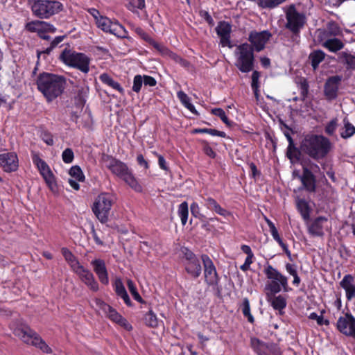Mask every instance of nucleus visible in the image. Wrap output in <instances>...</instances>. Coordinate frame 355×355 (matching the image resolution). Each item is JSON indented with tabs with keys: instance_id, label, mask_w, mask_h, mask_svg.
Instances as JSON below:
<instances>
[{
	"instance_id": "16",
	"label": "nucleus",
	"mask_w": 355,
	"mask_h": 355,
	"mask_svg": "<svg viewBox=\"0 0 355 355\" xmlns=\"http://www.w3.org/2000/svg\"><path fill=\"white\" fill-rule=\"evenodd\" d=\"M338 330L347 336L355 339V318L349 312L340 316L336 322Z\"/></svg>"
},
{
	"instance_id": "55",
	"label": "nucleus",
	"mask_w": 355,
	"mask_h": 355,
	"mask_svg": "<svg viewBox=\"0 0 355 355\" xmlns=\"http://www.w3.org/2000/svg\"><path fill=\"white\" fill-rule=\"evenodd\" d=\"M62 159L65 164H70L73 161L74 153L71 148H66L62 153Z\"/></svg>"
},
{
	"instance_id": "9",
	"label": "nucleus",
	"mask_w": 355,
	"mask_h": 355,
	"mask_svg": "<svg viewBox=\"0 0 355 355\" xmlns=\"http://www.w3.org/2000/svg\"><path fill=\"white\" fill-rule=\"evenodd\" d=\"M113 204L112 196L107 193H103L96 198L92 209L98 220L103 224L109 220V215Z\"/></svg>"
},
{
	"instance_id": "50",
	"label": "nucleus",
	"mask_w": 355,
	"mask_h": 355,
	"mask_svg": "<svg viewBox=\"0 0 355 355\" xmlns=\"http://www.w3.org/2000/svg\"><path fill=\"white\" fill-rule=\"evenodd\" d=\"M297 207L302 218L305 220L309 218V209L305 200H300L297 201Z\"/></svg>"
},
{
	"instance_id": "17",
	"label": "nucleus",
	"mask_w": 355,
	"mask_h": 355,
	"mask_svg": "<svg viewBox=\"0 0 355 355\" xmlns=\"http://www.w3.org/2000/svg\"><path fill=\"white\" fill-rule=\"evenodd\" d=\"M80 278V279L93 292H97L99 290V285L93 273L80 265L73 270Z\"/></svg>"
},
{
	"instance_id": "12",
	"label": "nucleus",
	"mask_w": 355,
	"mask_h": 355,
	"mask_svg": "<svg viewBox=\"0 0 355 355\" xmlns=\"http://www.w3.org/2000/svg\"><path fill=\"white\" fill-rule=\"evenodd\" d=\"M286 22L285 27L293 34H298L306 23V17L299 12L294 5H290L285 10Z\"/></svg>"
},
{
	"instance_id": "62",
	"label": "nucleus",
	"mask_w": 355,
	"mask_h": 355,
	"mask_svg": "<svg viewBox=\"0 0 355 355\" xmlns=\"http://www.w3.org/2000/svg\"><path fill=\"white\" fill-rule=\"evenodd\" d=\"M137 162L138 165L148 170L150 168L148 162L144 158L142 154H138L137 156Z\"/></svg>"
},
{
	"instance_id": "15",
	"label": "nucleus",
	"mask_w": 355,
	"mask_h": 355,
	"mask_svg": "<svg viewBox=\"0 0 355 355\" xmlns=\"http://www.w3.org/2000/svg\"><path fill=\"white\" fill-rule=\"evenodd\" d=\"M25 29L31 33H37V36L44 40L49 41L51 37L48 35L49 33H54L56 32V28L44 21L35 20L26 23Z\"/></svg>"
},
{
	"instance_id": "22",
	"label": "nucleus",
	"mask_w": 355,
	"mask_h": 355,
	"mask_svg": "<svg viewBox=\"0 0 355 355\" xmlns=\"http://www.w3.org/2000/svg\"><path fill=\"white\" fill-rule=\"evenodd\" d=\"M216 31L220 37V45L223 47L228 46L229 48H232V45L230 41L232 33L231 24L227 21H220L216 28Z\"/></svg>"
},
{
	"instance_id": "60",
	"label": "nucleus",
	"mask_w": 355,
	"mask_h": 355,
	"mask_svg": "<svg viewBox=\"0 0 355 355\" xmlns=\"http://www.w3.org/2000/svg\"><path fill=\"white\" fill-rule=\"evenodd\" d=\"M124 329L130 331L132 329V326L129 323V322L122 315L119 318V320L115 322Z\"/></svg>"
},
{
	"instance_id": "57",
	"label": "nucleus",
	"mask_w": 355,
	"mask_h": 355,
	"mask_svg": "<svg viewBox=\"0 0 355 355\" xmlns=\"http://www.w3.org/2000/svg\"><path fill=\"white\" fill-rule=\"evenodd\" d=\"M190 210L191 215L196 218H200L204 216L200 214V209L198 204L196 202H193L190 205Z\"/></svg>"
},
{
	"instance_id": "49",
	"label": "nucleus",
	"mask_w": 355,
	"mask_h": 355,
	"mask_svg": "<svg viewBox=\"0 0 355 355\" xmlns=\"http://www.w3.org/2000/svg\"><path fill=\"white\" fill-rule=\"evenodd\" d=\"M127 8L132 12H135L137 9L143 10L146 8L145 0H130Z\"/></svg>"
},
{
	"instance_id": "43",
	"label": "nucleus",
	"mask_w": 355,
	"mask_h": 355,
	"mask_svg": "<svg viewBox=\"0 0 355 355\" xmlns=\"http://www.w3.org/2000/svg\"><path fill=\"white\" fill-rule=\"evenodd\" d=\"M325 53L321 50L315 51L310 54L309 59L311 61V65L314 69L323 61Z\"/></svg>"
},
{
	"instance_id": "27",
	"label": "nucleus",
	"mask_w": 355,
	"mask_h": 355,
	"mask_svg": "<svg viewBox=\"0 0 355 355\" xmlns=\"http://www.w3.org/2000/svg\"><path fill=\"white\" fill-rule=\"evenodd\" d=\"M260 74L259 72L257 71H254L252 74V89L254 92L257 105H259L264 112H266V103L264 101V99L263 97H261L259 94V78Z\"/></svg>"
},
{
	"instance_id": "38",
	"label": "nucleus",
	"mask_w": 355,
	"mask_h": 355,
	"mask_svg": "<svg viewBox=\"0 0 355 355\" xmlns=\"http://www.w3.org/2000/svg\"><path fill=\"white\" fill-rule=\"evenodd\" d=\"M251 347L257 355H266V344L257 338H252Z\"/></svg>"
},
{
	"instance_id": "53",
	"label": "nucleus",
	"mask_w": 355,
	"mask_h": 355,
	"mask_svg": "<svg viewBox=\"0 0 355 355\" xmlns=\"http://www.w3.org/2000/svg\"><path fill=\"white\" fill-rule=\"evenodd\" d=\"M326 28L330 32V33H331V35H335L336 37L342 34V30L340 27L335 21L329 22L327 24Z\"/></svg>"
},
{
	"instance_id": "18",
	"label": "nucleus",
	"mask_w": 355,
	"mask_h": 355,
	"mask_svg": "<svg viewBox=\"0 0 355 355\" xmlns=\"http://www.w3.org/2000/svg\"><path fill=\"white\" fill-rule=\"evenodd\" d=\"M0 167L6 173L15 172L19 168V159L15 152L0 154Z\"/></svg>"
},
{
	"instance_id": "40",
	"label": "nucleus",
	"mask_w": 355,
	"mask_h": 355,
	"mask_svg": "<svg viewBox=\"0 0 355 355\" xmlns=\"http://www.w3.org/2000/svg\"><path fill=\"white\" fill-rule=\"evenodd\" d=\"M338 59L340 62L345 63L347 68L355 69V55L343 51L338 54Z\"/></svg>"
},
{
	"instance_id": "11",
	"label": "nucleus",
	"mask_w": 355,
	"mask_h": 355,
	"mask_svg": "<svg viewBox=\"0 0 355 355\" xmlns=\"http://www.w3.org/2000/svg\"><path fill=\"white\" fill-rule=\"evenodd\" d=\"M201 260L203 264V276L205 283L219 293L220 288L219 283L220 277L217 272L216 268L212 259L206 254L201 255Z\"/></svg>"
},
{
	"instance_id": "58",
	"label": "nucleus",
	"mask_w": 355,
	"mask_h": 355,
	"mask_svg": "<svg viewBox=\"0 0 355 355\" xmlns=\"http://www.w3.org/2000/svg\"><path fill=\"white\" fill-rule=\"evenodd\" d=\"M177 96L179 98V100L180 101V102L182 103V104L185 107H187L188 106V105L191 103L190 98L183 91H179L177 93Z\"/></svg>"
},
{
	"instance_id": "21",
	"label": "nucleus",
	"mask_w": 355,
	"mask_h": 355,
	"mask_svg": "<svg viewBox=\"0 0 355 355\" xmlns=\"http://www.w3.org/2000/svg\"><path fill=\"white\" fill-rule=\"evenodd\" d=\"M340 81L341 78L338 76H331L326 80L324 85V95L327 100L331 101L338 97Z\"/></svg>"
},
{
	"instance_id": "61",
	"label": "nucleus",
	"mask_w": 355,
	"mask_h": 355,
	"mask_svg": "<svg viewBox=\"0 0 355 355\" xmlns=\"http://www.w3.org/2000/svg\"><path fill=\"white\" fill-rule=\"evenodd\" d=\"M202 150H203L204 153L206 155L209 156V157L213 158V159L216 157V153L213 150V148L209 146L208 142L204 141V146H203Z\"/></svg>"
},
{
	"instance_id": "4",
	"label": "nucleus",
	"mask_w": 355,
	"mask_h": 355,
	"mask_svg": "<svg viewBox=\"0 0 355 355\" xmlns=\"http://www.w3.org/2000/svg\"><path fill=\"white\" fill-rule=\"evenodd\" d=\"M13 334L20 338L24 343L39 348L44 353H52L51 348L46 343L41 336L30 327L21 325L15 327Z\"/></svg>"
},
{
	"instance_id": "14",
	"label": "nucleus",
	"mask_w": 355,
	"mask_h": 355,
	"mask_svg": "<svg viewBox=\"0 0 355 355\" xmlns=\"http://www.w3.org/2000/svg\"><path fill=\"white\" fill-rule=\"evenodd\" d=\"M96 23L97 26L105 33L113 34L119 38L130 39L127 30L118 21L114 22L107 17L99 16Z\"/></svg>"
},
{
	"instance_id": "52",
	"label": "nucleus",
	"mask_w": 355,
	"mask_h": 355,
	"mask_svg": "<svg viewBox=\"0 0 355 355\" xmlns=\"http://www.w3.org/2000/svg\"><path fill=\"white\" fill-rule=\"evenodd\" d=\"M114 290L118 297L126 292L125 288L121 278H116L113 284Z\"/></svg>"
},
{
	"instance_id": "35",
	"label": "nucleus",
	"mask_w": 355,
	"mask_h": 355,
	"mask_svg": "<svg viewBox=\"0 0 355 355\" xmlns=\"http://www.w3.org/2000/svg\"><path fill=\"white\" fill-rule=\"evenodd\" d=\"M287 297L286 295H275L270 298L269 301L272 308L278 311L280 314H282L283 310L287 304Z\"/></svg>"
},
{
	"instance_id": "33",
	"label": "nucleus",
	"mask_w": 355,
	"mask_h": 355,
	"mask_svg": "<svg viewBox=\"0 0 355 355\" xmlns=\"http://www.w3.org/2000/svg\"><path fill=\"white\" fill-rule=\"evenodd\" d=\"M268 231L270 233L273 239L282 248L286 254L288 256L291 255V252L288 248L286 244H285L279 233L278 230L275 227V224L268 219Z\"/></svg>"
},
{
	"instance_id": "32",
	"label": "nucleus",
	"mask_w": 355,
	"mask_h": 355,
	"mask_svg": "<svg viewBox=\"0 0 355 355\" xmlns=\"http://www.w3.org/2000/svg\"><path fill=\"white\" fill-rule=\"evenodd\" d=\"M99 80L102 83L117 91L120 94L124 95L125 90L119 83L114 80L108 73H103L99 76Z\"/></svg>"
},
{
	"instance_id": "10",
	"label": "nucleus",
	"mask_w": 355,
	"mask_h": 355,
	"mask_svg": "<svg viewBox=\"0 0 355 355\" xmlns=\"http://www.w3.org/2000/svg\"><path fill=\"white\" fill-rule=\"evenodd\" d=\"M182 253V264L185 272L192 279L198 278L202 273L201 259L188 248L181 249Z\"/></svg>"
},
{
	"instance_id": "28",
	"label": "nucleus",
	"mask_w": 355,
	"mask_h": 355,
	"mask_svg": "<svg viewBox=\"0 0 355 355\" xmlns=\"http://www.w3.org/2000/svg\"><path fill=\"white\" fill-rule=\"evenodd\" d=\"M96 306L105 314L106 317L116 322L121 315L110 305L101 299L96 300Z\"/></svg>"
},
{
	"instance_id": "44",
	"label": "nucleus",
	"mask_w": 355,
	"mask_h": 355,
	"mask_svg": "<svg viewBox=\"0 0 355 355\" xmlns=\"http://www.w3.org/2000/svg\"><path fill=\"white\" fill-rule=\"evenodd\" d=\"M145 324L149 327L155 328L158 326V319L153 310H149L144 317Z\"/></svg>"
},
{
	"instance_id": "59",
	"label": "nucleus",
	"mask_w": 355,
	"mask_h": 355,
	"mask_svg": "<svg viewBox=\"0 0 355 355\" xmlns=\"http://www.w3.org/2000/svg\"><path fill=\"white\" fill-rule=\"evenodd\" d=\"M199 15L202 19H204V20L209 24V26H213L214 25V21L208 11L205 10H201L199 12Z\"/></svg>"
},
{
	"instance_id": "13",
	"label": "nucleus",
	"mask_w": 355,
	"mask_h": 355,
	"mask_svg": "<svg viewBox=\"0 0 355 355\" xmlns=\"http://www.w3.org/2000/svg\"><path fill=\"white\" fill-rule=\"evenodd\" d=\"M268 290L274 294L288 291L287 278L270 266H268Z\"/></svg>"
},
{
	"instance_id": "42",
	"label": "nucleus",
	"mask_w": 355,
	"mask_h": 355,
	"mask_svg": "<svg viewBox=\"0 0 355 355\" xmlns=\"http://www.w3.org/2000/svg\"><path fill=\"white\" fill-rule=\"evenodd\" d=\"M239 309H241L244 317L248 319V321L253 323L254 319L250 313V302L247 297L243 298L242 303L239 305Z\"/></svg>"
},
{
	"instance_id": "34",
	"label": "nucleus",
	"mask_w": 355,
	"mask_h": 355,
	"mask_svg": "<svg viewBox=\"0 0 355 355\" xmlns=\"http://www.w3.org/2000/svg\"><path fill=\"white\" fill-rule=\"evenodd\" d=\"M301 181L304 188L309 191L315 189V179L312 172L308 168H304Z\"/></svg>"
},
{
	"instance_id": "23",
	"label": "nucleus",
	"mask_w": 355,
	"mask_h": 355,
	"mask_svg": "<svg viewBox=\"0 0 355 355\" xmlns=\"http://www.w3.org/2000/svg\"><path fill=\"white\" fill-rule=\"evenodd\" d=\"M91 265L99 282L103 285H108L109 276L105 261L101 259H95L91 261Z\"/></svg>"
},
{
	"instance_id": "8",
	"label": "nucleus",
	"mask_w": 355,
	"mask_h": 355,
	"mask_svg": "<svg viewBox=\"0 0 355 355\" xmlns=\"http://www.w3.org/2000/svg\"><path fill=\"white\" fill-rule=\"evenodd\" d=\"M30 6L33 15L40 19H49L64 10V5L58 0H40Z\"/></svg>"
},
{
	"instance_id": "3",
	"label": "nucleus",
	"mask_w": 355,
	"mask_h": 355,
	"mask_svg": "<svg viewBox=\"0 0 355 355\" xmlns=\"http://www.w3.org/2000/svg\"><path fill=\"white\" fill-rule=\"evenodd\" d=\"M302 150L315 160L324 158L332 148L330 140L316 135H306L301 144Z\"/></svg>"
},
{
	"instance_id": "39",
	"label": "nucleus",
	"mask_w": 355,
	"mask_h": 355,
	"mask_svg": "<svg viewBox=\"0 0 355 355\" xmlns=\"http://www.w3.org/2000/svg\"><path fill=\"white\" fill-rule=\"evenodd\" d=\"M40 173L44 179L45 182L46 183L49 189L51 191H53L54 187L56 186V184L55 182V177L52 171H51L49 166H48L47 169L45 168V170L44 171H40Z\"/></svg>"
},
{
	"instance_id": "24",
	"label": "nucleus",
	"mask_w": 355,
	"mask_h": 355,
	"mask_svg": "<svg viewBox=\"0 0 355 355\" xmlns=\"http://www.w3.org/2000/svg\"><path fill=\"white\" fill-rule=\"evenodd\" d=\"M248 41L253 47V51L260 52L265 49L266 44V31H251L249 34Z\"/></svg>"
},
{
	"instance_id": "29",
	"label": "nucleus",
	"mask_w": 355,
	"mask_h": 355,
	"mask_svg": "<svg viewBox=\"0 0 355 355\" xmlns=\"http://www.w3.org/2000/svg\"><path fill=\"white\" fill-rule=\"evenodd\" d=\"M89 89L88 86H77L74 96V104L76 107L82 110L84 107L88 97Z\"/></svg>"
},
{
	"instance_id": "5",
	"label": "nucleus",
	"mask_w": 355,
	"mask_h": 355,
	"mask_svg": "<svg viewBox=\"0 0 355 355\" xmlns=\"http://www.w3.org/2000/svg\"><path fill=\"white\" fill-rule=\"evenodd\" d=\"M13 334L20 338L24 343L39 348L44 353H52L51 348L46 343L41 336L30 327L21 325L15 327Z\"/></svg>"
},
{
	"instance_id": "31",
	"label": "nucleus",
	"mask_w": 355,
	"mask_h": 355,
	"mask_svg": "<svg viewBox=\"0 0 355 355\" xmlns=\"http://www.w3.org/2000/svg\"><path fill=\"white\" fill-rule=\"evenodd\" d=\"M339 133L340 137L344 139H349L355 135V126L349 121L347 116L343 119Z\"/></svg>"
},
{
	"instance_id": "47",
	"label": "nucleus",
	"mask_w": 355,
	"mask_h": 355,
	"mask_svg": "<svg viewBox=\"0 0 355 355\" xmlns=\"http://www.w3.org/2000/svg\"><path fill=\"white\" fill-rule=\"evenodd\" d=\"M32 161L33 164L37 166L39 171H44L47 169L48 164L46 163L44 160L40 158L39 153L35 152H32L31 153Z\"/></svg>"
},
{
	"instance_id": "30",
	"label": "nucleus",
	"mask_w": 355,
	"mask_h": 355,
	"mask_svg": "<svg viewBox=\"0 0 355 355\" xmlns=\"http://www.w3.org/2000/svg\"><path fill=\"white\" fill-rule=\"evenodd\" d=\"M327 223L326 217L320 216L314 220L309 225V232L313 236H322L323 234V229Z\"/></svg>"
},
{
	"instance_id": "64",
	"label": "nucleus",
	"mask_w": 355,
	"mask_h": 355,
	"mask_svg": "<svg viewBox=\"0 0 355 355\" xmlns=\"http://www.w3.org/2000/svg\"><path fill=\"white\" fill-rule=\"evenodd\" d=\"M142 77L143 83L145 86L154 87L157 85V80L153 76L144 75Z\"/></svg>"
},
{
	"instance_id": "45",
	"label": "nucleus",
	"mask_w": 355,
	"mask_h": 355,
	"mask_svg": "<svg viewBox=\"0 0 355 355\" xmlns=\"http://www.w3.org/2000/svg\"><path fill=\"white\" fill-rule=\"evenodd\" d=\"M315 34L320 44L326 40L336 37L335 35H333L331 33H330L326 27L324 28L318 29Z\"/></svg>"
},
{
	"instance_id": "63",
	"label": "nucleus",
	"mask_w": 355,
	"mask_h": 355,
	"mask_svg": "<svg viewBox=\"0 0 355 355\" xmlns=\"http://www.w3.org/2000/svg\"><path fill=\"white\" fill-rule=\"evenodd\" d=\"M309 318L311 320H315L319 325H322L324 324H329V322L327 320L324 321V318L322 315H318L316 313H311L309 315Z\"/></svg>"
},
{
	"instance_id": "48",
	"label": "nucleus",
	"mask_w": 355,
	"mask_h": 355,
	"mask_svg": "<svg viewBox=\"0 0 355 355\" xmlns=\"http://www.w3.org/2000/svg\"><path fill=\"white\" fill-rule=\"evenodd\" d=\"M71 177L75 178L78 182H84L85 177L79 166H73L69 172Z\"/></svg>"
},
{
	"instance_id": "19",
	"label": "nucleus",
	"mask_w": 355,
	"mask_h": 355,
	"mask_svg": "<svg viewBox=\"0 0 355 355\" xmlns=\"http://www.w3.org/2000/svg\"><path fill=\"white\" fill-rule=\"evenodd\" d=\"M134 32L138 37L149 45L152 46L162 55H168L170 52L169 49L164 45L156 42L147 32H146L141 27L137 26L133 28Z\"/></svg>"
},
{
	"instance_id": "20",
	"label": "nucleus",
	"mask_w": 355,
	"mask_h": 355,
	"mask_svg": "<svg viewBox=\"0 0 355 355\" xmlns=\"http://www.w3.org/2000/svg\"><path fill=\"white\" fill-rule=\"evenodd\" d=\"M134 32L138 37L149 45L152 46L162 55H168L170 52L169 49L164 45L156 42L147 32H146L141 27L137 26L133 28Z\"/></svg>"
},
{
	"instance_id": "56",
	"label": "nucleus",
	"mask_w": 355,
	"mask_h": 355,
	"mask_svg": "<svg viewBox=\"0 0 355 355\" xmlns=\"http://www.w3.org/2000/svg\"><path fill=\"white\" fill-rule=\"evenodd\" d=\"M143 85V77L141 75H136L133 79L132 91L139 93Z\"/></svg>"
},
{
	"instance_id": "51",
	"label": "nucleus",
	"mask_w": 355,
	"mask_h": 355,
	"mask_svg": "<svg viewBox=\"0 0 355 355\" xmlns=\"http://www.w3.org/2000/svg\"><path fill=\"white\" fill-rule=\"evenodd\" d=\"M211 113L218 116L221 121L227 126H231L232 122L229 120L226 116L225 112L222 108H214L211 110Z\"/></svg>"
},
{
	"instance_id": "6",
	"label": "nucleus",
	"mask_w": 355,
	"mask_h": 355,
	"mask_svg": "<svg viewBox=\"0 0 355 355\" xmlns=\"http://www.w3.org/2000/svg\"><path fill=\"white\" fill-rule=\"evenodd\" d=\"M235 67L242 73L253 71L254 67V55L253 47L245 42L238 45L235 49Z\"/></svg>"
},
{
	"instance_id": "26",
	"label": "nucleus",
	"mask_w": 355,
	"mask_h": 355,
	"mask_svg": "<svg viewBox=\"0 0 355 355\" xmlns=\"http://www.w3.org/2000/svg\"><path fill=\"white\" fill-rule=\"evenodd\" d=\"M355 279L352 275H346L340 282V286L345 290L346 298L350 301L355 298Z\"/></svg>"
},
{
	"instance_id": "1",
	"label": "nucleus",
	"mask_w": 355,
	"mask_h": 355,
	"mask_svg": "<svg viewBox=\"0 0 355 355\" xmlns=\"http://www.w3.org/2000/svg\"><path fill=\"white\" fill-rule=\"evenodd\" d=\"M36 85L37 89L46 100L51 102L62 94L67 85V80L62 76L42 72L37 77Z\"/></svg>"
},
{
	"instance_id": "37",
	"label": "nucleus",
	"mask_w": 355,
	"mask_h": 355,
	"mask_svg": "<svg viewBox=\"0 0 355 355\" xmlns=\"http://www.w3.org/2000/svg\"><path fill=\"white\" fill-rule=\"evenodd\" d=\"M61 252L64 259L71 266L73 270L81 265L78 259L67 248H62L61 249Z\"/></svg>"
},
{
	"instance_id": "46",
	"label": "nucleus",
	"mask_w": 355,
	"mask_h": 355,
	"mask_svg": "<svg viewBox=\"0 0 355 355\" xmlns=\"http://www.w3.org/2000/svg\"><path fill=\"white\" fill-rule=\"evenodd\" d=\"M127 286L130 291V293L132 295V297L134 298L135 300L137 301L138 302H139L141 304L146 303V302L143 300V298L141 297V295L138 293L135 283L131 279H128L127 281Z\"/></svg>"
},
{
	"instance_id": "2",
	"label": "nucleus",
	"mask_w": 355,
	"mask_h": 355,
	"mask_svg": "<svg viewBox=\"0 0 355 355\" xmlns=\"http://www.w3.org/2000/svg\"><path fill=\"white\" fill-rule=\"evenodd\" d=\"M101 159L113 175L124 181L135 191L137 193L143 191L141 184L125 162L107 154H103Z\"/></svg>"
},
{
	"instance_id": "41",
	"label": "nucleus",
	"mask_w": 355,
	"mask_h": 355,
	"mask_svg": "<svg viewBox=\"0 0 355 355\" xmlns=\"http://www.w3.org/2000/svg\"><path fill=\"white\" fill-rule=\"evenodd\" d=\"M178 214L181 219V223L184 226L188 220L189 216V205L187 202L184 201L178 205Z\"/></svg>"
},
{
	"instance_id": "25",
	"label": "nucleus",
	"mask_w": 355,
	"mask_h": 355,
	"mask_svg": "<svg viewBox=\"0 0 355 355\" xmlns=\"http://www.w3.org/2000/svg\"><path fill=\"white\" fill-rule=\"evenodd\" d=\"M203 205L211 212L218 214L225 218H228L229 217L232 216V214L230 211L222 207L219 203L212 197L204 198Z\"/></svg>"
},
{
	"instance_id": "54",
	"label": "nucleus",
	"mask_w": 355,
	"mask_h": 355,
	"mask_svg": "<svg viewBox=\"0 0 355 355\" xmlns=\"http://www.w3.org/2000/svg\"><path fill=\"white\" fill-rule=\"evenodd\" d=\"M338 127V119L334 118L331 119L325 126V132L328 135H333Z\"/></svg>"
},
{
	"instance_id": "7",
	"label": "nucleus",
	"mask_w": 355,
	"mask_h": 355,
	"mask_svg": "<svg viewBox=\"0 0 355 355\" xmlns=\"http://www.w3.org/2000/svg\"><path fill=\"white\" fill-rule=\"evenodd\" d=\"M59 59L65 65L77 69L84 73L89 71L91 59L83 53L66 48L60 53Z\"/></svg>"
},
{
	"instance_id": "36",
	"label": "nucleus",
	"mask_w": 355,
	"mask_h": 355,
	"mask_svg": "<svg viewBox=\"0 0 355 355\" xmlns=\"http://www.w3.org/2000/svg\"><path fill=\"white\" fill-rule=\"evenodd\" d=\"M321 46L332 53H336L344 47L343 41L336 37L320 43Z\"/></svg>"
}]
</instances>
